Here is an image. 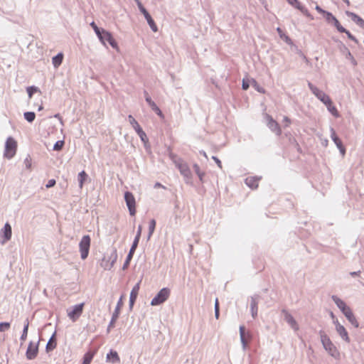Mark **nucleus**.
<instances>
[{
  "instance_id": "1",
  "label": "nucleus",
  "mask_w": 364,
  "mask_h": 364,
  "mask_svg": "<svg viewBox=\"0 0 364 364\" xmlns=\"http://www.w3.org/2000/svg\"><path fill=\"white\" fill-rule=\"evenodd\" d=\"M332 300L336 304L338 308L342 311V313L345 315L348 321L355 328L359 326V323L358 322L355 316H354L352 310L349 306L346 305V304L337 296H332Z\"/></svg>"
},
{
  "instance_id": "2",
  "label": "nucleus",
  "mask_w": 364,
  "mask_h": 364,
  "mask_svg": "<svg viewBox=\"0 0 364 364\" xmlns=\"http://www.w3.org/2000/svg\"><path fill=\"white\" fill-rule=\"evenodd\" d=\"M321 342L326 351L333 358L339 359L340 353L328 335L323 331H319Z\"/></svg>"
},
{
  "instance_id": "3",
  "label": "nucleus",
  "mask_w": 364,
  "mask_h": 364,
  "mask_svg": "<svg viewBox=\"0 0 364 364\" xmlns=\"http://www.w3.org/2000/svg\"><path fill=\"white\" fill-rule=\"evenodd\" d=\"M171 157L176 166L178 168L181 174L183 176L186 183H191L192 181V173L188 165L181 159H176V157L172 154H171Z\"/></svg>"
},
{
  "instance_id": "4",
  "label": "nucleus",
  "mask_w": 364,
  "mask_h": 364,
  "mask_svg": "<svg viewBox=\"0 0 364 364\" xmlns=\"http://www.w3.org/2000/svg\"><path fill=\"white\" fill-rule=\"evenodd\" d=\"M17 149V143L14 138L9 136L5 144L4 157L11 159L16 154Z\"/></svg>"
},
{
  "instance_id": "5",
  "label": "nucleus",
  "mask_w": 364,
  "mask_h": 364,
  "mask_svg": "<svg viewBox=\"0 0 364 364\" xmlns=\"http://www.w3.org/2000/svg\"><path fill=\"white\" fill-rule=\"evenodd\" d=\"M171 291L168 288L161 289L158 294L152 299L151 306H158L165 302L170 296Z\"/></svg>"
},
{
  "instance_id": "6",
  "label": "nucleus",
  "mask_w": 364,
  "mask_h": 364,
  "mask_svg": "<svg viewBox=\"0 0 364 364\" xmlns=\"http://www.w3.org/2000/svg\"><path fill=\"white\" fill-rule=\"evenodd\" d=\"M90 242L91 239L89 235H84L82 237L79 243V249L82 259H85L87 257L90 247Z\"/></svg>"
},
{
  "instance_id": "7",
  "label": "nucleus",
  "mask_w": 364,
  "mask_h": 364,
  "mask_svg": "<svg viewBox=\"0 0 364 364\" xmlns=\"http://www.w3.org/2000/svg\"><path fill=\"white\" fill-rule=\"evenodd\" d=\"M85 304L75 305L71 310H68V316L73 322L76 321L82 315Z\"/></svg>"
},
{
  "instance_id": "8",
  "label": "nucleus",
  "mask_w": 364,
  "mask_h": 364,
  "mask_svg": "<svg viewBox=\"0 0 364 364\" xmlns=\"http://www.w3.org/2000/svg\"><path fill=\"white\" fill-rule=\"evenodd\" d=\"M98 38L104 46H106L107 43H108L113 48L118 50L117 43L112 36L111 33L105 30L102 32V35Z\"/></svg>"
},
{
  "instance_id": "9",
  "label": "nucleus",
  "mask_w": 364,
  "mask_h": 364,
  "mask_svg": "<svg viewBox=\"0 0 364 364\" xmlns=\"http://www.w3.org/2000/svg\"><path fill=\"white\" fill-rule=\"evenodd\" d=\"M124 200L129 209V214L132 216L136 214V201L134 195L131 192H125Z\"/></svg>"
},
{
  "instance_id": "10",
  "label": "nucleus",
  "mask_w": 364,
  "mask_h": 364,
  "mask_svg": "<svg viewBox=\"0 0 364 364\" xmlns=\"http://www.w3.org/2000/svg\"><path fill=\"white\" fill-rule=\"evenodd\" d=\"M123 296H122L117 304V306H116V308L112 314V318H111V321L108 325V328H107V331L109 332L110 328H113L114 326V323L116 322V321L117 320L119 316V314H120V309L123 306Z\"/></svg>"
},
{
  "instance_id": "11",
  "label": "nucleus",
  "mask_w": 364,
  "mask_h": 364,
  "mask_svg": "<svg viewBox=\"0 0 364 364\" xmlns=\"http://www.w3.org/2000/svg\"><path fill=\"white\" fill-rule=\"evenodd\" d=\"M282 313L284 315V318L285 321L289 325V326L294 331H299V326L296 321L292 316V315L286 309H282Z\"/></svg>"
},
{
  "instance_id": "12",
  "label": "nucleus",
  "mask_w": 364,
  "mask_h": 364,
  "mask_svg": "<svg viewBox=\"0 0 364 364\" xmlns=\"http://www.w3.org/2000/svg\"><path fill=\"white\" fill-rule=\"evenodd\" d=\"M11 226L6 223L4 228L0 231V242L1 244L6 243L11 237Z\"/></svg>"
},
{
  "instance_id": "13",
  "label": "nucleus",
  "mask_w": 364,
  "mask_h": 364,
  "mask_svg": "<svg viewBox=\"0 0 364 364\" xmlns=\"http://www.w3.org/2000/svg\"><path fill=\"white\" fill-rule=\"evenodd\" d=\"M240 336L242 348L243 350H245L247 348L248 342L252 339V335L249 331L245 332V328L244 326H240Z\"/></svg>"
},
{
  "instance_id": "14",
  "label": "nucleus",
  "mask_w": 364,
  "mask_h": 364,
  "mask_svg": "<svg viewBox=\"0 0 364 364\" xmlns=\"http://www.w3.org/2000/svg\"><path fill=\"white\" fill-rule=\"evenodd\" d=\"M333 323L336 326V330L341 338L347 343H350V339L348 336V333L345 327L341 325L338 320L333 321Z\"/></svg>"
},
{
  "instance_id": "15",
  "label": "nucleus",
  "mask_w": 364,
  "mask_h": 364,
  "mask_svg": "<svg viewBox=\"0 0 364 364\" xmlns=\"http://www.w3.org/2000/svg\"><path fill=\"white\" fill-rule=\"evenodd\" d=\"M266 119L267 120V127L269 129L274 132L277 136L281 135L282 130L279 124L269 114L266 115Z\"/></svg>"
},
{
  "instance_id": "16",
  "label": "nucleus",
  "mask_w": 364,
  "mask_h": 364,
  "mask_svg": "<svg viewBox=\"0 0 364 364\" xmlns=\"http://www.w3.org/2000/svg\"><path fill=\"white\" fill-rule=\"evenodd\" d=\"M38 352V342L36 344H34L32 341H31L28 344L26 355L27 359L33 360L34 359Z\"/></svg>"
},
{
  "instance_id": "17",
  "label": "nucleus",
  "mask_w": 364,
  "mask_h": 364,
  "mask_svg": "<svg viewBox=\"0 0 364 364\" xmlns=\"http://www.w3.org/2000/svg\"><path fill=\"white\" fill-rule=\"evenodd\" d=\"M331 138L339 149L340 152L343 156L345 155L346 153V149L343 146L341 140L338 138V136L336 135V132L333 127H331Z\"/></svg>"
},
{
  "instance_id": "18",
  "label": "nucleus",
  "mask_w": 364,
  "mask_h": 364,
  "mask_svg": "<svg viewBox=\"0 0 364 364\" xmlns=\"http://www.w3.org/2000/svg\"><path fill=\"white\" fill-rule=\"evenodd\" d=\"M144 94L145 100L148 103V105L150 106L151 109L153 111H154L158 115L162 116V112H161V109L159 108V107L156 105V104L151 100L149 93L145 90L144 92Z\"/></svg>"
},
{
  "instance_id": "19",
  "label": "nucleus",
  "mask_w": 364,
  "mask_h": 364,
  "mask_svg": "<svg viewBox=\"0 0 364 364\" xmlns=\"http://www.w3.org/2000/svg\"><path fill=\"white\" fill-rule=\"evenodd\" d=\"M140 282L136 284L132 288L130 296H129V309L132 310L134 302L137 298L139 291Z\"/></svg>"
},
{
  "instance_id": "20",
  "label": "nucleus",
  "mask_w": 364,
  "mask_h": 364,
  "mask_svg": "<svg viewBox=\"0 0 364 364\" xmlns=\"http://www.w3.org/2000/svg\"><path fill=\"white\" fill-rule=\"evenodd\" d=\"M259 298V296L258 295H254L251 297L250 309L252 316L254 318L257 316Z\"/></svg>"
},
{
  "instance_id": "21",
  "label": "nucleus",
  "mask_w": 364,
  "mask_h": 364,
  "mask_svg": "<svg viewBox=\"0 0 364 364\" xmlns=\"http://www.w3.org/2000/svg\"><path fill=\"white\" fill-rule=\"evenodd\" d=\"M346 15L351 18L358 26L364 28V20L355 13L346 11Z\"/></svg>"
},
{
  "instance_id": "22",
  "label": "nucleus",
  "mask_w": 364,
  "mask_h": 364,
  "mask_svg": "<svg viewBox=\"0 0 364 364\" xmlns=\"http://www.w3.org/2000/svg\"><path fill=\"white\" fill-rule=\"evenodd\" d=\"M107 361L112 363H117L120 362L119 356L117 351L111 350L109 353L107 354Z\"/></svg>"
},
{
  "instance_id": "23",
  "label": "nucleus",
  "mask_w": 364,
  "mask_h": 364,
  "mask_svg": "<svg viewBox=\"0 0 364 364\" xmlns=\"http://www.w3.org/2000/svg\"><path fill=\"white\" fill-rule=\"evenodd\" d=\"M340 49H341V51L343 54L346 55V58L347 59L350 60L353 65H355L357 64L356 60H355V58L352 55L351 53L349 51L348 48L344 44H343L341 42V48H340Z\"/></svg>"
},
{
  "instance_id": "24",
  "label": "nucleus",
  "mask_w": 364,
  "mask_h": 364,
  "mask_svg": "<svg viewBox=\"0 0 364 364\" xmlns=\"http://www.w3.org/2000/svg\"><path fill=\"white\" fill-rule=\"evenodd\" d=\"M259 178L257 177H247L245 179V183L252 189H256L258 187Z\"/></svg>"
},
{
  "instance_id": "25",
  "label": "nucleus",
  "mask_w": 364,
  "mask_h": 364,
  "mask_svg": "<svg viewBox=\"0 0 364 364\" xmlns=\"http://www.w3.org/2000/svg\"><path fill=\"white\" fill-rule=\"evenodd\" d=\"M144 16L146 18V20L147 21V23L149 24V26L150 28L151 29V31L153 32H157L158 31V27H157L156 24L155 23L154 19L152 18V17L149 14V13L146 14Z\"/></svg>"
},
{
  "instance_id": "26",
  "label": "nucleus",
  "mask_w": 364,
  "mask_h": 364,
  "mask_svg": "<svg viewBox=\"0 0 364 364\" xmlns=\"http://www.w3.org/2000/svg\"><path fill=\"white\" fill-rule=\"evenodd\" d=\"M55 333H54L47 343V345L46 347L47 352H50V351L53 350L56 347V341L55 338Z\"/></svg>"
},
{
  "instance_id": "27",
  "label": "nucleus",
  "mask_w": 364,
  "mask_h": 364,
  "mask_svg": "<svg viewBox=\"0 0 364 364\" xmlns=\"http://www.w3.org/2000/svg\"><path fill=\"white\" fill-rule=\"evenodd\" d=\"M28 327H29V321H28V318H26L24 321L23 329V332H22V334L20 338L22 343L24 342L27 338Z\"/></svg>"
},
{
  "instance_id": "28",
  "label": "nucleus",
  "mask_w": 364,
  "mask_h": 364,
  "mask_svg": "<svg viewBox=\"0 0 364 364\" xmlns=\"http://www.w3.org/2000/svg\"><path fill=\"white\" fill-rule=\"evenodd\" d=\"M63 60V54L60 53L52 58V63L55 68H58Z\"/></svg>"
},
{
  "instance_id": "29",
  "label": "nucleus",
  "mask_w": 364,
  "mask_h": 364,
  "mask_svg": "<svg viewBox=\"0 0 364 364\" xmlns=\"http://www.w3.org/2000/svg\"><path fill=\"white\" fill-rule=\"evenodd\" d=\"M88 176L87 174L85 173V171H82L81 172H80L78 173V176H77V180H78V183H79V187L80 188H82L83 187V185H84V182L86 181V179L87 178Z\"/></svg>"
},
{
  "instance_id": "30",
  "label": "nucleus",
  "mask_w": 364,
  "mask_h": 364,
  "mask_svg": "<svg viewBox=\"0 0 364 364\" xmlns=\"http://www.w3.org/2000/svg\"><path fill=\"white\" fill-rule=\"evenodd\" d=\"M328 110L334 117H338L339 116L338 112L336 107L333 105V102L331 100L329 103L325 105Z\"/></svg>"
},
{
  "instance_id": "31",
  "label": "nucleus",
  "mask_w": 364,
  "mask_h": 364,
  "mask_svg": "<svg viewBox=\"0 0 364 364\" xmlns=\"http://www.w3.org/2000/svg\"><path fill=\"white\" fill-rule=\"evenodd\" d=\"M128 119H129V123L131 124V125L132 126L134 129L136 131V132H137L139 130H140L141 129L140 125L139 124V123L132 117V115L129 114L128 116Z\"/></svg>"
},
{
  "instance_id": "32",
  "label": "nucleus",
  "mask_w": 364,
  "mask_h": 364,
  "mask_svg": "<svg viewBox=\"0 0 364 364\" xmlns=\"http://www.w3.org/2000/svg\"><path fill=\"white\" fill-rule=\"evenodd\" d=\"M94 356V353L88 351L83 356V361L82 364H90Z\"/></svg>"
},
{
  "instance_id": "33",
  "label": "nucleus",
  "mask_w": 364,
  "mask_h": 364,
  "mask_svg": "<svg viewBox=\"0 0 364 364\" xmlns=\"http://www.w3.org/2000/svg\"><path fill=\"white\" fill-rule=\"evenodd\" d=\"M308 86L310 89V90L312 92V93L316 97H318L319 95L321 94L323 92L322 90H319L318 87L314 86L311 82H308Z\"/></svg>"
},
{
  "instance_id": "34",
  "label": "nucleus",
  "mask_w": 364,
  "mask_h": 364,
  "mask_svg": "<svg viewBox=\"0 0 364 364\" xmlns=\"http://www.w3.org/2000/svg\"><path fill=\"white\" fill-rule=\"evenodd\" d=\"M156 228V220L154 219H151L149 222V234H148V240L150 239V237L152 236L154 230Z\"/></svg>"
},
{
  "instance_id": "35",
  "label": "nucleus",
  "mask_w": 364,
  "mask_h": 364,
  "mask_svg": "<svg viewBox=\"0 0 364 364\" xmlns=\"http://www.w3.org/2000/svg\"><path fill=\"white\" fill-rule=\"evenodd\" d=\"M25 119L28 122H33L36 118V114L33 112H26L23 114Z\"/></svg>"
},
{
  "instance_id": "36",
  "label": "nucleus",
  "mask_w": 364,
  "mask_h": 364,
  "mask_svg": "<svg viewBox=\"0 0 364 364\" xmlns=\"http://www.w3.org/2000/svg\"><path fill=\"white\" fill-rule=\"evenodd\" d=\"M251 85L259 92L264 93L265 90L262 87L258 82L253 78H251Z\"/></svg>"
},
{
  "instance_id": "37",
  "label": "nucleus",
  "mask_w": 364,
  "mask_h": 364,
  "mask_svg": "<svg viewBox=\"0 0 364 364\" xmlns=\"http://www.w3.org/2000/svg\"><path fill=\"white\" fill-rule=\"evenodd\" d=\"M323 16L326 21L331 24H333L334 21L337 19L331 12L328 11H326V13L323 14Z\"/></svg>"
},
{
  "instance_id": "38",
  "label": "nucleus",
  "mask_w": 364,
  "mask_h": 364,
  "mask_svg": "<svg viewBox=\"0 0 364 364\" xmlns=\"http://www.w3.org/2000/svg\"><path fill=\"white\" fill-rule=\"evenodd\" d=\"M90 26L93 28V30L95 31V33H96V35L97 36L98 38L102 35V32H104L105 31L103 28H98V26L96 25V23L94 21H92L90 23Z\"/></svg>"
},
{
  "instance_id": "39",
  "label": "nucleus",
  "mask_w": 364,
  "mask_h": 364,
  "mask_svg": "<svg viewBox=\"0 0 364 364\" xmlns=\"http://www.w3.org/2000/svg\"><path fill=\"white\" fill-rule=\"evenodd\" d=\"M320 101H321L324 105L326 103H329L331 98L328 95H327L324 92H322L321 94L319 95L318 97H317Z\"/></svg>"
},
{
  "instance_id": "40",
  "label": "nucleus",
  "mask_w": 364,
  "mask_h": 364,
  "mask_svg": "<svg viewBox=\"0 0 364 364\" xmlns=\"http://www.w3.org/2000/svg\"><path fill=\"white\" fill-rule=\"evenodd\" d=\"M36 92H40L39 89L37 87L31 86L27 87V92L29 98H31L33 94Z\"/></svg>"
},
{
  "instance_id": "41",
  "label": "nucleus",
  "mask_w": 364,
  "mask_h": 364,
  "mask_svg": "<svg viewBox=\"0 0 364 364\" xmlns=\"http://www.w3.org/2000/svg\"><path fill=\"white\" fill-rule=\"evenodd\" d=\"M299 10L306 17L311 18V20L314 19V17L311 16V14L309 12L306 8H305L304 6H301Z\"/></svg>"
},
{
  "instance_id": "42",
  "label": "nucleus",
  "mask_w": 364,
  "mask_h": 364,
  "mask_svg": "<svg viewBox=\"0 0 364 364\" xmlns=\"http://www.w3.org/2000/svg\"><path fill=\"white\" fill-rule=\"evenodd\" d=\"M137 134L139 135V136L140 137L141 140L146 143L147 141H148V139H147V136H146V133L143 131L142 129H141L140 130H139L137 132Z\"/></svg>"
},
{
  "instance_id": "43",
  "label": "nucleus",
  "mask_w": 364,
  "mask_h": 364,
  "mask_svg": "<svg viewBox=\"0 0 364 364\" xmlns=\"http://www.w3.org/2000/svg\"><path fill=\"white\" fill-rule=\"evenodd\" d=\"M333 25L337 28V30L341 32V33H343V32H346V29L343 27L339 21H338V19H336V21H334Z\"/></svg>"
},
{
  "instance_id": "44",
  "label": "nucleus",
  "mask_w": 364,
  "mask_h": 364,
  "mask_svg": "<svg viewBox=\"0 0 364 364\" xmlns=\"http://www.w3.org/2000/svg\"><path fill=\"white\" fill-rule=\"evenodd\" d=\"M288 3L294 6V8L299 9L302 5L298 0H287Z\"/></svg>"
},
{
  "instance_id": "45",
  "label": "nucleus",
  "mask_w": 364,
  "mask_h": 364,
  "mask_svg": "<svg viewBox=\"0 0 364 364\" xmlns=\"http://www.w3.org/2000/svg\"><path fill=\"white\" fill-rule=\"evenodd\" d=\"M251 85V79H243L242 80V87L244 90H247L250 86Z\"/></svg>"
},
{
  "instance_id": "46",
  "label": "nucleus",
  "mask_w": 364,
  "mask_h": 364,
  "mask_svg": "<svg viewBox=\"0 0 364 364\" xmlns=\"http://www.w3.org/2000/svg\"><path fill=\"white\" fill-rule=\"evenodd\" d=\"M63 145H64L63 141H58L55 142V144L53 146V150L60 151L62 149Z\"/></svg>"
},
{
  "instance_id": "47",
  "label": "nucleus",
  "mask_w": 364,
  "mask_h": 364,
  "mask_svg": "<svg viewBox=\"0 0 364 364\" xmlns=\"http://www.w3.org/2000/svg\"><path fill=\"white\" fill-rule=\"evenodd\" d=\"M10 328V323L1 322L0 323V332H4Z\"/></svg>"
},
{
  "instance_id": "48",
  "label": "nucleus",
  "mask_w": 364,
  "mask_h": 364,
  "mask_svg": "<svg viewBox=\"0 0 364 364\" xmlns=\"http://www.w3.org/2000/svg\"><path fill=\"white\" fill-rule=\"evenodd\" d=\"M117 255L116 250H114V251L113 252V253H112V254L111 255V256H110V259H112V262H111V264H110V265H109V268H111V267L113 266L114 263V262H116V260H117Z\"/></svg>"
},
{
  "instance_id": "49",
  "label": "nucleus",
  "mask_w": 364,
  "mask_h": 364,
  "mask_svg": "<svg viewBox=\"0 0 364 364\" xmlns=\"http://www.w3.org/2000/svg\"><path fill=\"white\" fill-rule=\"evenodd\" d=\"M344 33L347 35L349 39H350L351 41H354L356 43H358V39L354 36H353L348 30H346V31Z\"/></svg>"
},
{
  "instance_id": "50",
  "label": "nucleus",
  "mask_w": 364,
  "mask_h": 364,
  "mask_svg": "<svg viewBox=\"0 0 364 364\" xmlns=\"http://www.w3.org/2000/svg\"><path fill=\"white\" fill-rule=\"evenodd\" d=\"M137 6H138L139 11H141V13L143 14L144 16L149 13L146 11V9L144 7L141 2H139V4L137 5Z\"/></svg>"
},
{
  "instance_id": "51",
  "label": "nucleus",
  "mask_w": 364,
  "mask_h": 364,
  "mask_svg": "<svg viewBox=\"0 0 364 364\" xmlns=\"http://www.w3.org/2000/svg\"><path fill=\"white\" fill-rule=\"evenodd\" d=\"M56 182H55V179H50L47 184L46 185V187L47 188H51L53 186H54L55 185Z\"/></svg>"
},
{
  "instance_id": "52",
  "label": "nucleus",
  "mask_w": 364,
  "mask_h": 364,
  "mask_svg": "<svg viewBox=\"0 0 364 364\" xmlns=\"http://www.w3.org/2000/svg\"><path fill=\"white\" fill-rule=\"evenodd\" d=\"M132 259V257H129V255L127 256V258H126V260L124 263V265H123V269H126L128 265L129 264V262L131 261V259Z\"/></svg>"
},
{
  "instance_id": "53",
  "label": "nucleus",
  "mask_w": 364,
  "mask_h": 364,
  "mask_svg": "<svg viewBox=\"0 0 364 364\" xmlns=\"http://www.w3.org/2000/svg\"><path fill=\"white\" fill-rule=\"evenodd\" d=\"M139 242V239H138V237H135L131 248L136 250L138 246Z\"/></svg>"
},
{
  "instance_id": "54",
  "label": "nucleus",
  "mask_w": 364,
  "mask_h": 364,
  "mask_svg": "<svg viewBox=\"0 0 364 364\" xmlns=\"http://www.w3.org/2000/svg\"><path fill=\"white\" fill-rule=\"evenodd\" d=\"M212 159L215 161V163L217 164V165L218 166V167L220 168H222V164H221V161L220 160L217 158L216 156H213Z\"/></svg>"
},
{
  "instance_id": "55",
  "label": "nucleus",
  "mask_w": 364,
  "mask_h": 364,
  "mask_svg": "<svg viewBox=\"0 0 364 364\" xmlns=\"http://www.w3.org/2000/svg\"><path fill=\"white\" fill-rule=\"evenodd\" d=\"M193 167L194 171L196 172V174L200 173V172L201 171H200L199 166L197 164H193Z\"/></svg>"
},
{
  "instance_id": "56",
  "label": "nucleus",
  "mask_w": 364,
  "mask_h": 364,
  "mask_svg": "<svg viewBox=\"0 0 364 364\" xmlns=\"http://www.w3.org/2000/svg\"><path fill=\"white\" fill-rule=\"evenodd\" d=\"M141 230H142L141 225H139L138 229H137V232H136V235L135 237H138V239H139V240H140L141 235Z\"/></svg>"
},
{
  "instance_id": "57",
  "label": "nucleus",
  "mask_w": 364,
  "mask_h": 364,
  "mask_svg": "<svg viewBox=\"0 0 364 364\" xmlns=\"http://www.w3.org/2000/svg\"><path fill=\"white\" fill-rule=\"evenodd\" d=\"M283 121L285 123L286 127H288L291 123V120L288 117H284Z\"/></svg>"
},
{
  "instance_id": "58",
  "label": "nucleus",
  "mask_w": 364,
  "mask_h": 364,
  "mask_svg": "<svg viewBox=\"0 0 364 364\" xmlns=\"http://www.w3.org/2000/svg\"><path fill=\"white\" fill-rule=\"evenodd\" d=\"M315 9H316V10L318 13H320V14H323H323L326 13V11L323 10V9H321V8L319 6H318V5L316 6V8H315Z\"/></svg>"
},
{
  "instance_id": "59",
  "label": "nucleus",
  "mask_w": 364,
  "mask_h": 364,
  "mask_svg": "<svg viewBox=\"0 0 364 364\" xmlns=\"http://www.w3.org/2000/svg\"><path fill=\"white\" fill-rule=\"evenodd\" d=\"M360 271H358V272H350V275L351 277H356V276H359V275H360Z\"/></svg>"
},
{
  "instance_id": "60",
  "label": "nucleus",
  "mask_w": 364,
  "mask_h": 364,
  "mask_svg": "<svg viewBox=\"0 0 364 364\" xmlns=\"http://www.w3.org/2000/svg\"><path fill=\"white\" fill-rule=\"evenodd\" d=\"M197 176H198L200 181H203V178L205 176V173L203 171H200V173H198Z\"/></svg>"
},
{
  "instance_id": "61",
  "label": "nucleus",
  "mask_w": 364,
  "mask_h": 364,
  "mask_svg": "<svg viewBox=\"0 0 364 364\" xmlns=\"http://www.w3.org/2000/svg\"><path fill=\"white\" fill-rule=\"evenodd\" d=\"M214 309H220L219 301H218V298L215 299Z\"/></svg>"
},
{
  "instance_id": "62",
  "label": "nucleus",
  "mask_w": 364,
  "mask_h": 364,
  "mask_svg": "<svg viewBox=\"0 0 364 364\" xmlns=\"http://www.w3.org/2000/svg\"><path fill=\"white\" fill-rule=\"evenodd\" d=\"M220 316V309H215V317L218 319Z\"/></svg>"
},
{
  "instance_id": "63",
  "label": "nucleus",
  "mask_w": 364,
  "mask_h": 364,
  "mask_svg": "<svg viewBox=\"0 0 364 364\" xmlns=\"http://www.w3.org/2000/svg\"><path fill=\"white\" fill-rule=\"evenodd\" d=\"M135 250H136L135 249L130 248L129 252V253H128V255H129V257H133V255H134V254Z\"/></svg>"
},
{
  "instance_id": "64",
  "label": "nucleus",
  "mask_w": 364,
  "mask_h": 364,
  "mask_svg": "<svg viewBox=\"0 0 364 364\" xmlns=\"http://www.w3.org/2000/svg\"><path fill=\"white\" fill-rule=\"evenodd\" d=\"M277 31L278 33L279 34L280 37L283 38V34L284 33L282 32V30L280 28H277Z\"/></svg>"
}]
</instances>
